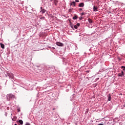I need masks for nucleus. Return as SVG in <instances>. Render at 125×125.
Returning <instances> with one entry per match:
<instances>
[{
    "label": "nucleus",
    "mask_w": 125,
    "mask_h": 125,
    "mask_svg": "<svg viewBox=\"0 0 125 125\" xmlns=\"http://www.w3.org/2000/svg\"><path fill=\"white\" fill-rule=\"evenodd\" d=\"M7 100H8V101H9V100H10V99H13V98H15V96H14V95H12L11 94H9L7 95Z\"/></svg>",
    "instance_id": "1"
},
{
    "label": "nucleus",
    "mask_w": 125,
    "mask_h": 125,
    "mask_svg": "<svg viewBox=\"0 0 125 125\" xmlns=\"http://www.w3.org/2000/svg\"><path fill=\"white\" fill-rule=\"evenodd\" d=\"M7 75H8V77H9V79H14V75L12 73L7 71Z\"/></svg>",
    "instance_id": "2"
},
{
    "label": "nucleus",
    "mask_w": 125,
    "mask_h": 125,
    "mask_svg": "<svg viewBox=\"0 0 125 125\" xmlns=\"http://www.w3.org/2000/svg\"><path fill=\"white\" fill-rule=\"evenodd\" d=\"M98 8L97 7V6L94 5L93 6V11H94V12H97V11H98Z\"/></svg>",
    "instance_id": "3"
},
{
    "label": "nucleus",
    "mask_w": 125,
    "mask_h": 125,
    "mask_svg": "<svg viewBox=\"0 0 125 125\" xmlns=\"http://www.w3.org/2000/svg\"><path fill=\"white\" fill-rule=\"evenodd\" d=\"M56 45H58V46H63V44L62 43H61L60 42H57L56 43Z\"/></svg>",
    "instance_id": "4"
},
{
    "label": "nucleus",
    "mask_w": 125,
    "mask_h": 125,
    "mask_svg": "<svg viewBox=\"0 0 125 125\" xmlns=\"http://www.w3.org/2000/svg\"><path fill=\"white\" fill-rule=\"evenodd\" d=\"M79 7H83L84 6V3L83 2L80 3L79 4Z\"/></svg>",
    "instance_id": "5"
},
{
    "label": "nucleus",
    "mask_w": 125,
    "mask_h": 125,
    "mask_svg": "<svg viewBox=\"0 0 125 125\" xmlns=\"http://www.w3.org/2000/svg\"><path fill=\"white\" fill-rule=\"evenodd\" d=\"M41 12H42V14H43V13H45V10L44 9H42V7H41Z\"/></svg>",
    "instance_id": "6"
},
{
    "label": "nucleus",
    "mask_w": 125,
    "mask_h": 125,
    "mask_svg": "<svg viewBox=\"0 0 125 125\" xmlns=\"http://www.w3.org/2000/svg\"><path fill=\"white\" fill-rule=\"evenodd\" d=\"M87 21L88 22H89V24H92V23H93V21H92V20H91V19H88Z\"/></svg>",
    "instance_id": "7"
},
{
    "label": "nucleus",
    "mask_w": 125,
    "mask_h": 125,
    "mask_svg": "<svg viewBox=\"0 0 125 125\" xmlns=\"http://www.w3.org/2000/svg\"><path fill=\"white\" fill-rule=\"evenodd\" d=\"M16 120H17V117L16 116H14L13 118L12 119V120L13 122H15V121H16Z\"/></svg>",
    "instance_id": "8"
},
{
    "label": "nucleus",
    "mask_w": 125,
    "mask_h": 125,
    "mask_svg": "<svg viewBox=\"0 0 125 125\" xmlns=\"http://www.w3.org/2000/svg\"><path fill=\"white\" fill-rule=\"evenodd\" d=\"M124 76V71H122L121 73L119 74V77H123Z\"/></svg>",
    "instance_id": "9"
},
{
    "label": "nucleus",
    "mask_w": 125,
    "mask_h": 125,
    "mask_svg": "<svg viewBox=\"0 0 125 125\" xmlns=\"http://www.w3.org/2000/svg\"><path fill=\"white\" fill-rule=\"evenodd\" d=\"M70 5H73L74 6H76V2L73 1L70 3Z\"/></svg>",
    "instance_id": "10"
},
{
    "label": "nucleus",
    "mask_w": 125,
    "mask_h": 125,
    "mask_svg": "<svg viewBox=\"0 0 125 125\" xmlns=\"http://www.w3.org/2000/svg\"><path fill=\"white\" fill-rule=\"evenodd\" d=\"M0 44L1 48H2L3 49H4V44H2V43H0Z\"/></svg>",
    "instance_id": "11"
},
{
    "label": "nucleus",
    "mask_w": 125,
    "mask_h": 125,
    "mask_svg": "<svg viewBox=\"0 0 125 125\" xmlns=\"http://www.w3.org/2000/svg\"><path fill=\"white\" fill-rule=\"evenodd\" d=\"M73 20H76V19H78V16L77 15L74 16L73 17Z\"/></svg>",
    "instance_id": "12"
},
{
    "label": "nucleus",
    "mask_w": 125,
    "mask_h": 125,
    "mask_svg": "<svg viewBox=\"0 0 125 125\" xmlns=\"http://www.w3.org/2000/svg\"><path fill=\"white\" fill-rule=\"evenodd\" d=\"M19 123H20L21 125H23V121H22V120H20Z\"/></svg>",
    "instance_id": "13"
},
{
    "label": "nucleus",
    "mask_w": 125,
    "mask_h": 125,
    "mask_svg": "<svg viewBox=\"0 0 125 125\" xmlns=\"http://www.w3.org/2000/svg\"><path fill=\"white\" fill-rule=\"evenodd\" d=\"M111 99H112V98L111 97L110 95H109L108 98V101H111Z\"/></svg>",
    "instance_id": "14"
},
{
    "label": "nucleus",
    "mask_w": 125,
    "mask_h": 125,
    "mask_svg": "<svg viewBox=\"0 0 125 125\" xmlns=\"http://www.w3.org/2000/svg\"><path fill=\"white\" fill-rule=\"evenodd\" d=\"M121 68L123 69V71L125 70V66H122Z\"/></svg>",
    "instance_id": "15"
},
{
    "label": "nucleus",
    "mask_w": 125,
    "mask_h": 125,
    "mask_svg": "<svg viewBox=\"0 0 125 125\" xmlns=\"http://www.w3.org/2000/svg\"><path fill=\"white\" fill-rule=\"evenodd\" d=\"M73 28H74V29H78V26L76 25H75L73 26Z\"/></svg>",
    "instance_id": "16"
},
{
    "label": "nucleus",
    "mask_w": 125,
    "mask_h": 125,
    "mask_svg": "<svg viewBox=\"0 0 125 125\" xmlns=\"http://www.w3.org/2000/svg\"><path fill=\"white\" fill-rule=\"evenodd\" d=\"M80 23H78L76 24V26L77 27H80Z\"/></svg>",
    "instance_id": "17"
},
{
    "label": "nucleus",
    "mask_w": 125,
    "mask_h": 125,
    "mask_svg": "<svg viewBox=\"0 0 125 125\" xmlns=\"http://www.w3.org/2000/svg\"><path fill=\"white\" fill-rule=\"evenodd\" d=\"M80 20H83V17L79 18Z\"/></svg>",
    "instance_id": "18"
},
{
    "label": "nucleus",
    "mask_w": 125,
    "mask_h": 125,
    "mask_svg": "<svg viewBox=\"0 0 125 125\" xmlns=\"http://www.w3.org/2000/svg\"><path fill=\"white\" fill-rule=\"evenodd\" d=\"M5 77H8V75H7V71L6 72V74L5 75Z\"/></svg>",
    "instance_id": "19"
},
{
    "label": "nucleus",
    "mask_w": 125,
    "mask_h": 125,
    "mask_svg": "<svg viewBox=\"0 0 125 125\" xmlns=\"http://www.w3.org/2000/svg\"><path fill=\"white\" fill-rule=\"evenodd\" d=\"M80 0H75V2H79Z\"/></svg>",
    "instance_id": "20"
},
{
    "label": "nucleus",
    "mask_w": 125,
    "mask_h": 125,
    "mask_svg": "<svg viewBox=\"0 0 125 125\" xmlns=\"http://www.w3.org/2000/svg\"><path fill=\"white\" fill-rule=\"evenodd\" d=\"M5 117H7V113L6 112L5 113Z\"/></svg>",
    "instance_id": "21"
},
{
    "label": "nucleus",
    "mask_w": 125,
    "mask_h": 125,
    "mask_svg": "<svg viewBox=\"0 0 125 125\" xmlns=\"http://www.w3.org/2000/svg\"><path fill=\"white\" fill-rule=\"evenodd\" d=\"M79 10H80V11H82V10H83V9L82 8H79Z\"/></svg>",
    "instance_id": "22"
},
{
    "label": "nucleus",
    "mask_w": 125,
    "mask_h": 125,
    "mask_svg": "<svg viewBox=\"0 0 125 125\" xmlns=\"http://www.w3.org/2000/svg\"><path fill=\"white\" fill-rule=\"evenodd\" d=\"M81 15H82V16H83V15H84V13H81Z\"/></svg>",
    "instance_id": "23"
},
{
    "label": "nucleus",
    "mask_w": 125,
    "mask_h": 125,
    "mask_svg": "<svg viewBox=\"0 0 125 125\" xmlns=\"http://www.w3.org/2000/svg\"><path fill=\"white\" fill-rule=\"evenodd\" d=\"M98 125H104V124L101 123V124H99Z\"/></svg>",
    "instance_id": "24"
},
{
    "label": "nucleus",
    "mask_w": 125,
    "mask_h": 125,
    "mask_svg": "<svg viewBox=\"0 0 125 125\" xmlns=\"http://www.w3.org/2000/svg\"><path fill=\"white\" fill-rule=\"evenodd\" d=\"M74 25H71V28H72V29H74V26H73Z\"/></svg>",
    "instance_id": "25"
},
{
    "label": "nucleus",
    "mask_w": 125,
    "mask_h": 125,
    "mask_svg": "<svg viewBox=\"0 0 125 125\" xmlns=\"http://www.w3.org/2000/svg\"><path fill=\"white\" fill-rule=\"evenodd\" d=\"M53 49H55V48H54V47H53Z\"/></svg>",
    "instance_id": "26"
},
{
    "label": "nucleus",
    "mask_w": 125,
    "mask_h": 125,
    "mask_svg": "<svg viewBox=\"0 0 125 125\" xmlns=\"http://www.w3.org/2000/svg\"><path fill=\"white\" fill-rule=\"evenodd\" d=\"M19 112H20V110H19V109H18Z\"/></svg>",
    "instance_id": "27"
},
{
    "label": "nucleus",
    "mask_w": 125,
    "mask_h": 125,
    "mask_svg": "<svg viewBox=\"0 0 125 125\" xmlns=\"http://www.w3.org/2000/svg\"><path fill=\"white\" fill-rule=\"evenodd\" d=\"M119 61H121V59L119 58Z\"/></svg>",
    "instance_id": "28"
},
{
    "label": "nucleus",
    "mask_w": 125,
    "mask_h": 125,
    "mask_svg": "<svg viewBox=\"0 0 125 125\" xmlns=\"http://www.w3.org/2000/svg\"><path fill=\"white\" fill-rule=\"evenodd\" d=\"M15 125H17V124H15Z\"/></svg>",
    "instance_id": "29"
},
{
    "label": "nucleus",
    "mask_w": 125,
    "mask_h": 125,
    "mask_svg": "<svg viewBox=\"0 0 125 125\" xmlns=\"http://www.w3.org/2000/svg\"><path fill=\"white\" fill-rule=\"evenodd\" d=\"M11 116H12V114H11Z\"/></svg>",
    "instance_id": "30"
}]
</instances>
